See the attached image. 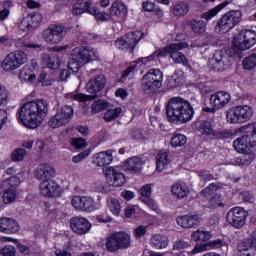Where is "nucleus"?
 Here are the masks:
<instances>
[{"label": "nucleus", "instance_id": "16", "mask_svg": "<svg viewBox=\"0 0 256 256\" xmlns=\"http://www.w3.org/2000/svg\"><path fill=\"white\" fill-rule=\"evenodd\" d=\"M71 205L76 211H82L85 213H91L95 211V201L88 196H73Z\"/></svg>", "mask_w": 256, "mask_h": 256}, {"label": "nucleus", "instance_id": "7", "mask_svg": "<svg viewBox=\"0 0 256 256\" xmlns=\"http://www.w3.org/2000/svg\"><path fill=\"white\" fill-rule=\"evenodd\" d=\"M105 245L109 253H116L119 249H129L131 247V235L126 232L112 233L106 239Z\"/></svg>", "mask_w": 256, "mask_h": 256}, {"label": "nucleus", "instance_id": "20", "mask_svg": "<svg viewBox=\"0 0 256 256\" xmlns=\"http://www.w3.org/2000/svg\"><path fill=\"white\" fill-rule=\"evenodd\" d=\"M56 171L53 168V166L49 164H40L35 170H34V177L35 179H38V181H51L53 177H55Z\"/></svg>", "mask_w": 256, "mask_h": 256}, {"label": "nucleus", "instance_id": "18", "mask_svg": "<svg viewBox=\"0 0 256 256\" xmlns=\"http://www.w3.org/2000/svg\"><path fill=\"white\" fill-rule=\"evenodd\" d=\"M40 194L43 197H60L61 187L53 180H46L40 184Z\"/></svg>", "mask_w": 256, "mask_h": 256}, {"label": "nucleus", "instance_id": "10", "mask_svg": "<svg viewBox=\"0 0 256 256\" xmlns=\"http://www.w3.org/2000/svg\"><path fill=\"white\" fill-rule=\"evenodd\" d=\"M233 63V57L226 51H216L208 60V67L213 71H225Z\"/></svg>", "mask_w": 256, "mask_h": 256}, {"label": "nucleus", "instance_id": "9", "mask_svg": "<svg viewBox=\"0 0 256 256\" xmlns=\"http://www.w3.org/2000/svg\"><path fill=\"white\" fill-rule=\"evenodd\" d=\"M74 110L73 107L69 105L62 106L61 109L57 111V113L50 118L48 121L49 127L52 129H58V127H65V125H69L71 120L73 119Z\"/></svg>", "mask_w": 256, "mask_h": 256}, {"label": "nucleus", "instance_id": "36", "mask_svg": "<svg viewBox=\"0 0 256 256\" xmlns=\"http://www.w3.org/2000/svg\"><path fill=\"white\" fill-rule=\"evenodd\" d=\"M171 191L177 199H184V197L189 195V187L185 184H174Z\"/></svg>", "mask_w": 256, "mask_h": 256}, {"label": "nucleus", "instance_id": "1", "mask_svg": "<svg viewBox=\"0 0 256 256\" xmlns=\"http://www.w3.org/2000/svg\"><path fill=\"white\" fill-rule=\"evenodd\" d=\"M49 113V104L44 99H35L24 103L19 109L18 119L25 127L37 129Z\"/></svg>", "mask_w": 256, "mask_h": 256}, {"label": "nucleus", "instance_id": "52", "mask_svg": "<svg viewBox=\"0 0 256 256\" xmlns=\"http://www.w3.org/2000/svg\"><path fill=\"white\" fill-rule=\"evenodd\" d=\"M19 45L25 51H27V49H41V44L35 43V42H31V41L25 40L23 38L19 40Z\"/></svg>", "mask_w": 256, "mask_h": 256}, {"label": "nucleus", "instance_id": "56", "mask_svg": "<svg viewBox=\"0 0 256 256\" xmlns=\"http://www.w3.org/2000/svg\"><path fill=\"white\" fill-rule=\"evenodd\" d=\"M9 101V90L5 86L0 85V107H5Z\"/></svg>", "mask_w": 256, "mask_h": 256}, {"label": "nucleus", "instance_id": "51", "mask_svg": "<svg viewBox=\"0 0 256 256\" xmlns=\"http://www.w3.org/2000/svg\"><path fill=\"white\" fill-rule=\"evenodd\" d=\"M38 81L42 83L43 86L49 87V85H52L53 81H55V78L51 77L47 72L42 71L38 77Z\"/></svg>", "mask_w": 256, "mask_h": 256}, {"label": "nucleus", "instance_id": "35", "mask_svg": "<svg viewBox=\"0 0 256 256\" xmlns=\"http://www.w3.org/2000/svg\"><path fill=\"white\" fill-rule=\"evenodd\" d=\"M229 5V2L225 1L218 6L210 9L207 12L201 14V19H205V21H211L212 17H216L217 13H219L222 9H225Z\"/></svg>", "mask_w": 256, "mask_h": 256}, {"label": "nucleus", "instance_id": "6", "mask_svg": "<svg viewBox=\"0 0 256 256\" xmlns=\"http://www.w3.org/2000/svg\"><path fill=\"white\" fill-rule=\"evenodd\" d=\"M253 117V108L248 105L231 107L226 111L227 122L231 125L246 123Z\"/></svg>", "mask_w": 256, "mask_h": 256}, {"label": "nucleus", "instance_id": "64", "mask_svg": "<svg viewBox=\"0 0 256 256\" xmlns=\"http://www.w3.org/2000/svg\"><path fill=\"white\" fill-rule=\"evenodd\" d=\"M244 245L256 249V230L251 233L250 238L244 243Z\"/></svg>", "mask_w": 256, "mask_h": 256}, {"label": "nucleus", "instance_id": "55", "mask_svg": "<svg viewBox=\"0 0 256 256\" xmlns=\"http://www.w3.org/2000/svg\"><path fill=\"white\" fill-rule=\"evenodd\" d=\"M151 184H146L141 188V195L143 203H149V197H151Z\"/></svg>", "mask_w": 256, "mask_h": 256}, {"label": "nucleus", "instance_id": "25", "mask_svg": "<svg viewBox=\"0 0 256 256\" xmlns=\"http://www.w3.org/2000/svg\"><path fill=\"white\" fill-rule=\"evenodd\" d=\"M41 19V14H30L23 18L20 23V29H22V31H31V29H35V27L39 26Z\"/></svg>", "mask_w": 256, "mask_h": 256}, {"label": "nucleus", "instance_id": "12", "mask_svg": "<svg viewBox=\"0 0 256 256\" xmlns=\"http://www.w3.org/2000/svg\"><path fill=\"white\" fill-rule=\"evenodd\" d=\"M247 217L249 213L242 207L231 208L226 216L227 223L235 229H243L247 223Z\"/></svg>", "mask_w": 256, "mask_h": 256}, {"label": "nucleus", "instance_id": "63", "mask_svg": "<svg viewBox=\"0 0 256 256\" xmlns=\"http://www.w3.org/2000/svg\"><path fill=\"white\" fill-rule=\"evenodd\" d=\"M243 253L240 256H256V248H252L251 246H247L244 244Z\"/></svg>", "mask_w": 256, "mask_h": 256}, {"label": "nucleus", "instance_id": "21", "mask_svg": "<svg viewBox=\"0 0 256 256\" xmlns=\"http://www.w3.org/2000/svg\"><path fill=\"white\" fill-rule=\"evenodd\" d=\"M210 105L216 109H223L231 101V95L225 91H218L210 96Z\"/></svg>", "mask_w": 256, "mask_h": 256}, {"label": "nucleus", "instance_id": "28", "mask_svg": "<svg viewBox=\"0 0 256 256\" xmlns=\"http://www.w3.org/2000/svg\"><path fill=\"white\" fill-rule=\"evenodd\" d=\"M105 83V76L99 75L86 84V89L88 93H99V91H102L105 88Z\"/></svg>", "mask_w": 256, "mask_h": 256}, {"label": "nucleus", "instance_id": "46", "mask_svg": "<svg viewBox=\"0 0 256 256\" xmlns=\"http://www.w3.org/2000/svg\"><path fill=\"white\" fill-rule=\"evenodd\" d=\"M19 185H21V180L17 176H12L3 182L2 189H14L15 191V187Z\"/></svg>", "mask_w": 256, "mask_h": 256}, {"label": "nucleus", "instance_id": "26", "mask_svg": "<svg viewBox=\"0 0 256 256\" xmlns=\"http://www.w3.org/2000/svg\"><path fill=\"white\" fill-rule=\"evenodd\" d=\"M113 162V150L99 152L94 156V165L97 167H107Z\"/></svg>", "mask_w": 256, "mask_h": 256}, {"label": "nucleus", "instance_id": "4", "mask_svg": "<svg viewBox=\"0 0 256 256\" xmlns=\"http://www.w3.org/2000/svg\"><path fill=\"white\" fill-rule=\"evenodd\" d=\"M256 44V32L253 30H241L240 33L234 38L232 45V53L236 57L241 58V53L251 49Z\"/></svg>", "mask_w": 256, "mask_h": 256}, {"label": "nucleus", "instance_id": "50", "mask_svg": "<svg viewBox=\"0 0 256 256\" xmlns=\"http://www.w3.org/2000/svg\"><path fill=\"white\" fill-rule=\"evenodd\" d=\"M242 64H243L244 69H246V70L254 69V67H256V53L247 56L243 60Z\"/></svg>", "mask_w": 256, "mask_h": 256}, {"label": "nucleus", "instance_id": "11", "mask_svg": "<svg viewBox=\"0 0 256 256\" xmlns=\"http://www.w3.org/2000/svg\"><path fill=\"white\" fill-rule=\"evenodd\" d=\"M27 60L28 58L25 52H11L2 61L1 67L4 71H15V69H19L21 65H25V63H27Z\"/></svg>", "mask_w": 256, "mask_h": 256}, {"label": "nucleus", "instance_id": "53", "mask_svg": "<svg viewBox=\"0 0 256 256\" xmlns=\"http://www.w3.org/2000/svg\"><path fill=\"white\" fill-rule=\"evenodd\" d=\"M27 155V150L23 148L15 149L11 154L12 161H23Z\"/></svg>", "mask_w": 256, "mask_h": 256}, {"label": "nucleus", "instance_id": "59", "mask_svg": "<svg viewBox=\"0 0 256 256\" xmlns=\"http://www.w3.org/2000/svg\"><path fill=\"white\" fill-rule=\"evenodd\" d=\"M209 203H210V207L212 209H217L218 207H223V202L221 201V195H219V194L214 195L210 199Z\"/></svg>", "mask_w": 256, "mask_h": 256}, {"label": "nucleus", "instance_id": "45", "mask_svg": "<svg viewBox=\"0 0 256 256\" xmlns=\"http://www.w3.org/2000/svg\"><path fill=\"white\" fill-rule=\"evenodd\" d=\"M107 107H109V103L105 100H96L93 102L91 109H92V113L94 115H97V113H101V111H105V109H107Z\"/></svg>", "mask_w": 256, "mask_h": 256}, {"label": "nucleus", "instance_id": "22", "mask_svg": "<svg viewBox=\"0 0 256 256\" xmlns=\"http://www.w3.org/2000/svg\"><path fill=\"white\" fill-rule=\"evenodd\" d=\"M177 225L184 229H191V227H198L201 225V218L197 214H187L176 219Z\"/></svg>", "mask_w": 256, "mask_h": 256}, {"label": "nucleus", "instance_id": "61", "mask_svg": "<svg viewBox=\"0 0 256 256\" xmlns=\"http://www.w3.org/2000/svg\"><path fill=\"white\" fill-rule=\"evenodd\" d=\"M146 234L147 226L140 225L134 230V237H136V239H141V237H145Z\"/></svg>", "mask_w": 256, "mask_h": 256}, {"label": "nucleus", "instance_id": "37", "mask_svg": "<svg viewBox=\"0 0 256 256\" xmlns=\"http://www.w3.org/2000/svg\"><path fill=\"white\" fill-rule=\"evenodd\" d=\"M172 13L175 17H185L189 13V4L186 2H179L172 7Z\"/></svg>", "mask_w": 256, "mask_h": 256}, {"label": "nucleus", "instance_id": "24", "mask_svg": "<svg viewBox=\"0 0 256 256\" xmlns=\"http://www.w3.org/2000/svg\"><path fill=\"white\" fill-rule=\"evenodd\" d=\"M255 146L256 141L251 142L247 135L237 138L233 143V147L238 153H247V151H251V147Z\"/></svg>", "mask_w": 256, "mask_h": 256}, {"label": "nucleus", "instance_id": "13", "mask_svg": "<svg viewBox=\"0 0 256 256\" xmlns=\"http://www.w3.org/2000/svg\"><path fill=\"white\" fill-rule=\"evenodd\" d=\"M142 38L143 33L141 31L129 32L123 38L115 41V47L121 49V51H130L131 53Z\"/></svg>", "mask_w": 256, "mask_h": 256}, {"label": "nucleus", "instance_id": "2", "mask_svg": "<svg viewBox=\"0 0 256 256\" xmlns=\"http://www.w3.org/2000/svg\"><path fill=\"white\" fill-rule=\"evenodd\" d=\"M194 115L195 111L191 103L181 97H173L166 104V118L173 125H185Z\"/></svg>", "mask_w": 256, "mask_h": 256}, {"label": "nucleus", "instance_id": "31", "mask_svg": "<svg viewBox=\"0 0 256 256\" xmlns=\"http://www.w3.org/2000/svg\"><path fill=\"white\" fill-rule=\"evenodd\" d=\"M196 129L201 133V135H212L217 136V132L213 128V123L209 120H201L196 122Z\"/></svg>", "mask_w": 256, "mask_h": 256}, {"label": "nucleus", "instance_id": "43", "mask_svg": "<svg viewBox=\"0 0 256 256\" xmlns=\"http://www.w3.org/2000/svg\"><path fill=\"white\" fill-rule=\"evenodd\" d=\"M123 112V109L121 107H117L114 109H109L104 113V121L107 123H110V121H115L119 115Z\"/></svg>", "mask_w": 256, "mask_h": 256}, {"label": "nucleus", "instance_id": "57", "mask_svg": "<svg viewBox=\"0 0 256 256\" xmlns=\"http://www.w3.org/2000/svg\"><path fill=\"white\" fill-rule=\"evenodd\" d=\"M71 145L75 147V149H83L87 147V140L85 138H73L71 141Z\"/></svg>", "mask_w": 256, "mask_h": 256}, {"label": "nucleus", "instance_id": "3", "mask_svg": "<svg viewBox=\"0 0 256 256\" xmlns=\"http://www.w3.org/2000/svg\"><path fill=\"white\" fill-rule=\"evenodd\" d=\"M72 58L68 61L67 67L72 73H77L83 65L96 61L97 50L91 47H76L72 50Z\"/></svg>", "mask_w": 256, "mask_h": 256}, {"label": "nucleus", "instance_id": "30", "mask_svg": "<svg viewBox=\"0 0 256 256\" xmlns=\"http://www.w3.org/2000/svg\"><path fill=\"white\" fill-rule=\"evenodd\" d=\"M127 16V6L123 2L117 0L113 2L110 8V17H117L118 19H123Z\"/></svg>", "mask_w": 256, "mask_h": 256}, {"label": "nucleus", "instance_id": "14", "mask_svg": "<svg viewBox=\"0 0 256 256\" xmlns=\"http://www.w3.org/2000/svg\"><path fill=\"white\" fill-rule=\"evenodd\" d=\"M42 36L46 43H49L50 45H57L58 43H61L62 39L65 37V27L62 25L52 24L44 30Z\"/></svg>", "mask_w": 256, "mask_h": 256}, {"label": "nucleus", "instance_id": "8", "mask_svg": "<svg viewBox=\"0 0 256 256\" xmlns=\"http://www.w3.org/2000/svg\"><path fill=\"white\" fill-rule=\"evenodd\" d=\"M163 86V72L150 69L142 78V89L145 93H155Z\"/></svg>", "mask_w": 256, "mask_h": 256}, {"label": "nucleus", "instance_id": "19", "mask_svg": "<svg viewBox=\"0 0 256 256\" xmlns=\"http://www.w3.org/2000/svg\"><path fill=\"white\" fill-rule=\"evenodd\" d=\"M70 227L77 235H85L91 230V223L86 218L76 216L70 219Z\"/></svg>", "mask_w": 256, "mask_h": 256}, {"label": "nucleus", "instance_id": "44", "mask_svg": "<svg viewBox=\"0 0 256 256\" xmlns=\"http://www.w3.org/2000/svg\"><path fill=\"white\" fill-rule=\"evenodd\" d=\"M107 205L111 213H113V215H116V216L120 215L121 204L119 203V200H117V198H108Z\"/></svg>", "mask_w": 256, "mask_h": 256}, {"label": "nucleus", "instance_id": "48", "mask_svg": "<svg viewBox=\"0 0 256 256\" xmlns=\"http://www.w3.org/2000/svg\"><path fill=\"white\" fill-rule=\"evenodd\" d=\"M43 60L45 61L48 69H59L60 61L57 55L47 56L46 58H43Z\"/></svg>", "mask_w": 256, "mask_h": 256}, {"label": "nucleus", "instance_id": "47", "mask_svg": "<svg viewBox=\"0 0 256 256\" xmlns=\"http://www.w3.org/2000/svg\"><path fill=\"white\" fill-rule=\"evenodd\" d=\"M90 15H93L97 21H109V19H112L110 12H100L97 7H93Z\"/></svg>", "mask_w": 256, "mask_h": 256}, {"label": "nucleus", "instance_id": "62", "mask_svg": "<svg viewBox=\"0 0 256 256\" xmlns=\"http://www.w3.org/2000/svg\"><path fill=\"white\" fill-rule=\"evenodd\" d=\"M90 153L91 152L89 150H85V151L81 152L80 154L74 156L72 158L73 163H81V161H83V159H87V157H89Z\"/></svg>", "mask_w": 256, "mask_h": 256}, {"label": "nucleus", "instance_id": "42", "mask_svg": "<svg viewBox=\"0 0 256 256\" xmlns=\"http://www.w3.org/2000/svg\"><path fill=\"white\" fill-rule=\"evenodd\" d=\"M187 143V136L183 134H172L170 145L172 147H183Z\"/></svg>", "mask_w": 256, "mask_h": 256}, {"label": "nucleus", "instance_id": "58", "mask_svg": "<svg viewBox=\"0 0 256 256\" xmlns=\"http://www.w3.org/2000/svg\"><path fill=\"white\" fill-rule=\"evenodd\" d=\"M188 247H191V243L185 240H177L173 244L174 251H181L182 249H188Z\"/></svg>", "mask_w": 256, "mask_h": 256}, {"label": "nucleus", "instance_id": "34", "mask_svg": "<svg viewBox=\"0 0 256 256\" xmlns=\"http://www.w3.org/2000/svg\"><path fill=\"white\" fill-rule=\"evenodd\" d=\"M150 243L152 247H155L156 249H165L167 245H169V240L167 239V236L165 235H154L150 239Z\"/></svg>", "mask_w": 256, "mask_h": 256}, {"label": "nucleus", "instance_id": "54", "mask_svg": "<svg viewBox=\"0 0 256 256\" xmlns=\"http://www.w3.org/2000/svg\"><path fill=\"white\" fill-rule=\"evenodd\" d=\"M15 197H16L15 189L6 188L3 194L4 203L6 204L13 203L15 201Z\"/></svg>", "mask_w": 256, "mask_h": 256}, {"label": "nucleus", "instance_id": "49", "mask_svg": "<svg viewBox=\"0 0 256 256\" xmlns=\"http://www.w3.org/2000/svg\"><path fill=\"white\" fill-rule=\"evenodd\" d=\"M181 81H183V78L179 76V74L174 73L172 76H169L167 79V85L169 89H174V87H177L181 85Z\"/></svg>", "mask_w": 256, "mask_h": 256}, {"label": "nucleus", "instance_id": "38", "mask_svg": "<svg viewBox=\"0 0 256 256\" xmlns=\"http://www.w3.org/2000/svg\"><path fill=\"white\" fill-rule=\"evenodd\" d=\"M66 99H71V101H93V99H97V95L87 96L85 94L70 92L65 94Z\"/></svg>", "mask_w": 256, "mask_h": 256}, {"label": "nucleus", "instance_id": "27", "mask_svg": "<svg viewBox=\"0 0 256 256\" xmlns=\"http://www.w3.org/2000/svg\"><path fill=\"white\" fill-rule=\"evenodd\" d=\"M91 0H77L72 7V15H83V13H89L93 11L91 6Z\"/></svg>", "mask_w": 256, "mask_h": 256}, {"label": "nucleus", "instance_id": "29", "mask_svg": "<svg viewBox=\"0 0 256 256\" xmlns=\"http://www.w3.org/2000/svg\"><path fill=\"white\" fill-rule=\"evenodd\" d=\"M143 163V159L134 156L125 161L124 169H126V171H131L132 173H141V169H143Z\"/></svg>", "mask_w": 256, "mask_h": 256}, {"label": "nucleus", "instance_id": "17", "mask_svg": "<svg viewBox=\"0 0 256 256\" xmlns=\"http://www.w3.org/2000/svg\"><path fill=\"white\" fill-rule=\"evenodd\" d=\"M187 47H189L187 42H178L168 45L169 56L174 63H181L182 65L188 64L187 57L180 52L182 49H187Z\"/></svg>", "mask_w": 256, "mask_h": 256}, {"label": "nucleus", "instance_id": "39", "mask_svg": "<svg viewBox=\"0 0 256 256\" xmlns=\"http://www.w3.org/2000/svg\"><path fill=\"white\" fill-rule=\"evenodd\" d=\"M188 27L196 34L201 35L205 33V22L197 19H192L188 22Z\"/></svg>", "mask_w": 256, "mask_h": 256}, {"label": "nucleus", "instance_id": "5", "mask_svg": "<svg viewBox=\"0 0 256 256\" xmlns=\"http://www.w3.org/2000/svg\"><path fill=\"white\" fill-rule=\"evenodd\" d=\"M241 19H243L241 10H231L225 13L216 23V33H229L235 25L241 23Z\"/></svg>", "mask_w": 256, "mask_h": 256}, {"label": "nucleus", "instance_id": "41", "mask_svg": "<svg viewBox=\"0 0 256 256\" xmlns=\"http://www.w3.org/2000/svg\"><path fill=\"white\" fill-rule=\"evenodd\" d=\"M20 79L21 81H28V83H33V81L37 79V76H35V73L33 72V70H31V68L24 67L20 71Z\"/></svg>", "mask_w": 256, "mask_h": 256}, {"label": "nucleus", "instance_id": "23", "mask_svg": "<svg viewBox=\"0 0 256 256\" xmlns=\"http://www.w3.org/2000/svg\"><path fill=\"white\" fill-rule=\"evenodd\" d=\"M20 226L17 221L12 218H0V231L7 235H13V233L19 232Z\"/></svg>", "mask_w": 256, "mask_h": 256}, {"label": "nucleus", "instance_id": "15", "mask_svg": "<svg viewBox=\"0 0 256 256\" xmlns=\"http://www.w3.org/2000/svg\"><path fill=\"white\" fill-rule=\"evenodd\" d=\"M104 175L108 185L111 187H123L127 182L125 174L115 167H108L104 170Z\"/></svg>", "mask_w": 256, "mask_h": 256}, {"label": "nucleus", "instance_id": "40", "mask_svg": "<svg viewBox=\"0 0 256 256\" xmlns=\"http://www.w3.org/2000/svg\"><path fill=\"white\" fill-rule=\"evenodd\" d=\"M191 237L193 241H209L213 237V234L209 231L198 229L192 233Z\"/></svg>", "mask_w": 256, "mask_h": 256}, {"label": "nucleus", "instance_id": "60", "mask_svg": "<svg viewBox=\"0 0 256 256\" xmlns=\"http://www.w3.org/2000/svg\"><path fill=\"white\" fill-rule=\"evenodd\" d=\"M0 253L2 256H15L17 254V250L14 246L6 245L0 250Z\"/></svg>", "mask_w": 256, "mask_h": 256}, {"label": "nucleus", "instance_id": "32", "mask_svg": "<svg viewBox=\"0 0 256 256\" xmlns=\"http://www.w3.org/2000/svg\"><path fill=\"white\" fill-rule=\"evenodd\" d=\"M241 155L236 158L235 163L236 165H240L242 167H247L253 163V160L255 159V153L251 152V150H248L246 152H240Z\"/></svg>", "mask_w": 256, "mask_h": 256}, {"label": "nucleus", "instance_id": "33", "mask_svg": "<svg viewBox=\"0 0 256 256\" xmlns=\"http://www.w3.org/2000/svg\"><path fill=\"white\" fill-rule=\"evenodd\" d=\"M171 161L169 160V152L160 151L156 156V169L157 171H163V169L167 168Z\"/></svg>", "mask_w": 256, "mask_h": 256}]
</instances>
